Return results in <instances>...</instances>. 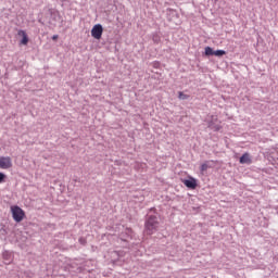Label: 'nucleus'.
<instances>
[{
    "instance_id": "obj_1",
    "label": "nucleus",
    "mask_w": 278,
    "mask_h": 278,
    "mask_svg": "<svg viewBox=\"0 0 278 278\" xmlns=\"http://www.w3.org/2000/svg\"><path fill=\"white\" fill-rule=\"evenodd\" d=\"M159 226H160V222H157V217L151 215L148 217L146 222L144 232L147 233V236H153V233L157 231Z\"/></svg>"
},
{
    "instance_id": "obj_2",
    "label": "nucleus",
    "mask_w": 278,
    "mask_h": 278,
    "mask_svg": "<svg viewBox=\"0 0 278 278\" xmlns=\"http://www.w3.org/2000/svg\"><path fill=\"white\" fill-rule=\"evenodd\" d=\"M10 210L13 220H15V223H23L25 219V211H23V208H21L18 205H12Z\"/></svg>"
},
{
    "instance_id": "obj_3",
    "label": "nucleus",
    "mask_w": 278,
    "mask_h": 278,
    "mask_svg": "<svg viewBox=\"0 0 278 278\" xmlns=\"http://www.w3.org/2000/svg\"><path fill=\"white\" fill-rule=\"evenodd\" d=\"M12 157L10 156H0V168L2 170H10L12 168Z\"/></svg>"
},
{
    "instance_id": "obj_4",
    "label": "nucleus",
    "mask_w": 278,
    "mask_h": 278,
    "mask_svg": "<svg viewBox=\"0 0 278 278\" xmlns=\"http://www.w3.org/2000/svg\"><path fill=\"white\" fill-rule=\"evenodd\" d=\"M91 36L96 40H101L103 36V26L101 24H96L91 29Z\"/></svg>"
},
{
    "instance_id": "obj_5",
    "label": "nucleus",
    "mask_w": 278,
    "mask_h": 278,
    "mask_svg": "<svg viewBox=\"0 0 278 278\" xmlns=\"http://www.w3.org/2000/svg\"><path fill=\"white\" fill-rule=\"evenodd\" d=\"M181 182L186 188H189V190H197L198 184L194 177L188 176V179H181Z\"/></svg>"
},
{
    "instance_id": "obj_6",
    "label": "nucleus",
    "mask_w": 278,
    "mask_h": 278,
    "mask_svg": "<svg viewBox=\"0 0 278 278\" xmlns=\"http://www.w3.org/2000/svg\"><path fill=\"white\" fill-rule=\"evenodd\" d=\"M17 38L20 40V46L27 47L29 42V37L27 36V33L25 30H18Z\"/></svg>"
},
{
    "instance_id": "obj_7",
    "label": "nucleus",
    "mask_w": 278,
    "mask_h": 278,
    "mask_svg": "<svg viewBox=\"0 0 278 278\" xmlns=\"http://www.w3.org/2000/svg\"><path fill=\"white\" fill-rule=\"evenodd\" d=\"M240 164H251L253 161L251 160V154L245 152L239 160Z\"/></svg>"
},
{
    "instance_id": "obj_8",
    "label": "nucleus",
    "mask_w": 278,
    "mask_h": 278,
    "mask_svg": "<svg viewBox=\"0 0 278 278\" xmlns=\"http://www.w3.org/2000/svg\"><path fill=\"white\" fill-rule=\"evenodd\" d=\"M213 55H216V58H223V55H227V52L225 50H216Z\"/></svg>"
},
{
    "instance_id": "obj_9",
    "label": "nucleus",
    "mask_w": 278,
    "mask_h": 278,
    "mask_svg": "<svg viewBox=\"0 0 278 278\" xmlns=\"http://www.w3.org/2000/svg\"><path fill=\"white\" fill-rule=\"evenodd\" d=\"M205 55H214V49L211 47L205 48Z\"/></svg>"
},
{
    "instance_id": "obj_10",
    "label": "nucleus",
    "mask_w": 278,
    "mask_h": 278,
    "mask_svg": "<svg viewBox=\"0 0 278 278\" xmlns=\"http://www.w3.org/2000/svg\"><path fill=\"white\" fill-rule=\"evenodd\" d=\"M189 98H190V96L185 94V93L181 92V91L178 93V99L186 100V99H189Z\"/></svg>"
},
{
    "instance_id": "obj_11",
    "label": "nucleus",
    "mask_w": 278,
    "mask_h": 278,
    "mask_svg": "<svg viewBox=\"0 0 278 278\" xmlns=\"http://www.w3.org/2000/svg\"><path fill=\"white\" fill-rule=\"evenodd\" d=\"M207 168H210V165H207V163H204L201 165L200 170H201V173H205V170H207Z\"/></svg>"
},
{
    "instance_id": "obj_12",
    "label": "nucleus",
    "mask_w": 278,
    "mask_h": 278,
    "mask_svg": "<svg viewBox=\"0 0 278 278\" xmlns=\"http://www.w3.org/2000/svg\"><path fill=\"white\" fill-rule=\"evenodd\" d=\"M5 178H7L5 174L0 172V184H4L5 182Z\"/></svg>"
},
{
    "instance_id": "obj_13",
    "label": "nucleus",
    "mask_w": 278,
    "mask_h": 278,
    "mask_svg": "<svg viewBox=\"0 0 278 278\" xmlns=\"http://www.w3.org/2000/svg\"><path fill=\"white\" fill-rule=\"evenodd\" d=\"M58 38H59V36H58V35H54V36L52 37V40H58Z\"/></svg>"
}]
</instances>
